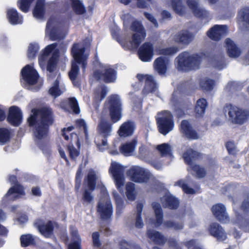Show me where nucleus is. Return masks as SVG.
<instances>
[{"mask_svg": "<svg viewBox=\"0 0 249 249\" xmlns=\"http://www.w3.org/2000/svg\"><path fill=\"white\" fill-rule=\"evenodd\" d=\"M214 65L216 68L219 70L223 69L226 65L224 57L223 56L218 57V59L215 60Z\"/></svg>", "mask_w": 249, "mask_h": 249, "instance_id": "nucleus-62", "label": "nucleus"}, {"mask_svg": "<svg viewBox=\"0 0 249 249\" xmlns=\"http://www.w3.org/2000/svg\"><path fill=\"white\" fill-rule=\"evenodd\" d=\"M143 15L149 21H150L154 25L156 28L158 27L159 24L158 21L151 14L147 12H144Z\"/></svg>", "mask_w": 249, "mask_h": 249, "instance_id": "nucleus-64", "label": "nucleus"}, {"mask_svg": "<svg viewBox=\"0 0 249 249\" xmlns=\"http://www.w3.org/2000/svg\"><path fill=\"white\" fill-rule=\"evenodd\" d=\"M157 149L160 152L161 156L169 155L171 152V147L168 143H166L157 145Z\"/></svg>", "mask_w": 249, "mask_h": 249, "instance_id": "nucleus-54", "label": "nucleus"}, {"mask_svg": "<svg viewBox=\"0 0 249 249\" xmlns=\"http://www.w3.org/2000/svg\"><path fill=\"white\" fill-rule=\"evenodd\" d=\"M97 212L102 220H107L110 219L113 214V207L110 200L98 202L97 205Z\"/></svg>", "mask_w": 249, "mask_h": 249, "instance_id": "nucleus-16", "label": "nucleus"}, {"mask_svg": "<svg viewBox=\"0 0 249 249\" xmlns=\"http://www.w3.org/2000/svg\"><path fill=\"white\" fill-rule=\"evenodd\" d=\"M241 18L243 22V25L246 30H249V8H244L240 12Z\"/></svg>", "mask_w": 249, "mask_h": 249, "instance_id": "nucleus-48", "label": "nucleus"}, {"mask_svg": "<svg viewBox=\"0 0 249 249\" xmlns=\"http://www.w3.org/2000/svg\"><path fill=\"white\" fill-rule=\"evenodd\" d=\"M156 123L159 132L166 135L171 131L174 127V116L171 111L163 110L158 113Z\"/></svg>", "mask_w": 249, "mask_h": 249, "instance_id": "nucleus-5", "label": "nucleus"}, {"mask_svg": "<svg viewBox=\"0 0 249 249\" xmlns=\"http://www.w3.org/2000/svg\"><path fill=\"white\" fill-rule=\"evenodd\" d=\"M202 56L197 53L190 54L187 51H184L176 57L175 62L178 71H189L199 69Z\"/></svg>", "mask_w": 249, "mask_h": 249, "instance_id": "nucleus-3", "label": "nucleus"}, {"mask_svg": "<svg viewBox=\"0 0 249 249\" xmlns=\"http://www.w3.org/2000/svg\"><path fill=\"white\" fill-rule=\"evenodd\" d=\"M209 231L211 235L218 240L224 241L227 238L226 233L223 229L217 223H213L210 225Z\"/></svg>", "mask_w": 249, "mask_h": 249, "instance_id": "nucleus-23", "label": "nucleus"}, {"mask_svg": "<svg viewBox=\"0 0 249 249\" xmlns=\"http://www.w3.org/2000/svg\"><path fill=\"white\" fill-rule=\"evenodd\" d=\"M35 0H18L17 5L18 8L23 12L27 13L29 11L31 4Z\"/></svg>", "mask_w": 249, "mask_h": 249, "instance_id": "nucleus-47", "label": "nucleus"}, {"mask_svg": "<svg viewBox=\"0 0 249 249\" xmlns=\"http://www.w3.org/2000/svg\"><path fill=\"white\" fill-rule=\"evenodd\" d=\"M93 76L97 81L102 80L106 83H113L117 78V71L112 68H107L102 71H95Z\"/></svg>", "mask_w": 249, "mask_h": 249, "instance_id": "nucleus-12", "label": "nucleus"}, {"mask_svg": "<svg viewBox=\"0 0 249 249\" xmlns=\"http://www.w3.org/2000/svg\"><path fill=\"white\" fill-rule=\"evenodd\" d=\"M230 119L232 123L243 124L249 118V111L231 106L228 112Z\"/></svg>", "mask_w": 249, "mask_h": 249, "instance_id": "nucleus-10", "label": "nucleus"}, {"mask_svg": "<svg viewBox=\"0 0 249 249\" xmlns=\"http://www.w3.org/2000/svg\"><path fill=\"white\" fill-rule=\"evenodd\" d=\"M225 42L227 53L229 57L237 58L240 55L241 53L240 49L231 39L230 38H226Z\"/></svg>", "mask_w": 249, "mask_h": 249, "instance_id": "nucleus-24", "label": "nucleus"}, {"mask_svg": "<svg viewBox=\"0 0 249 249\" xmlns=\"http://www.w3.org/2000/svg\"><path fill=\"white\" fill-rule=\"evenodd\" d=\"M21 75L23 80L28 85H35L39 78L37 71L30 65H27L22 69Z\"/></svg>", "mask_w": 249, "mask_h": 249, "instance_id": "nucleus-13", "label": "nucleus"}, {"mask_svg": "<svg viewBox=\"0 0 249 249\" xmlns=\"http://www.w3.org/2000/svg\"><path fill=\"white\" fill-rule=\"evenodd\" d=\"M32 114L27 119L28 125L34 127V134L38 140L46 137L50 127L54 123L53 113L50 107H43L39 108H33Z\"/></svg>", "mask_w": 249, "mask_h": 249, "instance_id": "nucleus-2", "label": "nucleus"}, {"mask_svg": "<svg viewBox=\"0 0 249 249\" xmlns=\"http://www.w3.org/2000/svg\"><path fill=\"white\" fill-rule=\"evenodd\" d=\"M152 206L154 210L155 215V222L154 224L156 227H160L163 223V212L160 204L157 202L152 203Z\"/></svg>", "mask_w": 249, "mask_h": 249, "instance_id": "nucleus-30", "label": "nucleus"}, {"mask_svg": "<svg viewBox=\"0 0 249 249\" xmlns=\"http://www.w3.org/2000/svg\"><path fill=\"white\" fill-rule=\"evenodd\" d=\"M208 106L207 100L201 98L196 101L194 107V112L196 118H202Z\"/></svg>", "mask_w": 249, "mask_h": 249, "instance_id": "nucleus-25", "label": "nucleus"}, {"mask_svg": "<svg viewBox=\"0 0 249 249\" xmlns=\"http://www.w3.org/2000/svg\"><path fill=\"white\" fill-rule=\"evenodd\" d=\"M82 177V166L81 164L76 172L75 178V190L78 191L81 185V179Z\"/></svg>", "mask_w": 249, "mask_h": 249, "instance_id": "nucleus-50", "label": "nucleus"}, {"mask_svg": "<svg viewBox=\"0 0 249 249\" xmlns=\"http://www.w3.org/2000/svg\"><path fill=\"white\" fill-rule=\"evenodd\" d=\"M39 50V46L36 43H30L28 49L27 55L29 59H35Z\"/></svg>", "mask_w": 249, "mask_h": 249, "instance_id": "nucleus-45", "label": "nucleus"}, {"mask_svg": "<svg viewBox=\"0 0 249 249\" xmlns=\"http://www.w3.org/2000/svg\"><path fill=\"white\" fill-rule=\"evenodd\" d=\"M240 209L245 213H248L249 212V195L242 202Z\"/></svg>", "mask_w": 249, "mask_h": 249, "instance_id": "nucleus-63", "label": "nucleus"}, {"mask_svg": "<svg viewBox=\"0 0 249 249\" xmlns=\"http://www.w3.org/2000/svg\"><path fill=\"white\" fill-rule=\"evenodd\" d=\"M135 184L132 182H128L126 185V196L129 200L133 201L136 198Z\"/></svg>", "mask_w": 249, "mask_h": 249, "instance_id": "nucleus-46", "label": "nucleus"}, {"mask_svg": "<svg viewBox=\"0 0 249 249\" xmlns=\"http://www.w3.org/2000/svg\"><path fill=\"white\" fill-rule=\"evenodd\" d=\"M75 124L79 128H83L85 137L88 136V128L84 120L82 119H77L75 121Z\"/></svg>", "mask_w": 249, "mask_h": 249, "instance_id": "nucleus-57", "label": "nucleus"}, {"mask_svg": "<svg viewBox=\"0 0 249 249\" xmlns=\"http://www.w3.org/2000/svg\"><path fill=\"white\" fill-rule=\"evenodd\" d=\"M92 245L95 248H100L102 243L100 240V234L98 231L93 232L92 234Z\"/></svg>", "mask_w": 249, "mask_h": 249, "instance_id": "nucleus-58", "label": "nucleus"}, {"mask_svg": "<svg viewBox=\"0 0 249 249\" xmlns=\"http://www.w3.org/2000/svg\"><path fill=\"white\" fill-rule=\"evenodd\" d=\"M127 175L130 180L137 183H143L147 182L150 178L148 173L139 166H132L127 171Z\"/></svg>", "mask_w": 249, "mask_h": 249, "instance_id": "nucleus-11", "label": "nucleus"}, {"mask_svg": "<svg viewBox=\"0 0 249 249\" xmlns=\"http://www.w3.org/2000/svg\"><path fill=\"white\" fill-rule=\"evenodd\" d=\"M194 38V35L188 31H181L175 37L176 42L185 45L190 44Z\"/></svg>", "mask_w": 249, "mask_h": 249, "instance_id": "nucleus-26", "label": "nucleus"}, {"mask_svg": "<svg viewBox=\"0 0 249 249\" xmlns=\"http://www.w3.org/2000/svg\"><path fill=\"white\" fill-rule=\"evenodd\" d=\"M11 131L6 127H0V145H4L10 141Z\"/></svg>", "mask_w": 249, "mask_h": 249, "instance_id": "nucleus-40", "label": "nucleus"}, {"mask_svg": "<svg viewBox=\"0 0 249 249\" xmlns=\"http://www.w3.org/2000/svg\"><path fill=\"white\" fill-rule=\"evenodd\" d=\"M135 126L133 123L127 121L124 123L120 126L118 134L120 137H128L132 135L134 132Z\"/></svg>", "mask_w": 249, "mask_h": 249, "instance_id": "nucleus-29", "label": "nucleus"}, {"mask_svg": "<svg viewBox=\"0 0 249 249\" xmlns=\"http://www.w3.org/2000/svg\"><path fill=\"white\" fill-rule=\"evenodd\" d=\"M79 72V68L78 65L74 64L71 66V70L69 72V76L72 84L74 87L77 88L80 87L81 86L80 81L77 79Z\"/></svg>", "mask_w": 249, "mask_h": 249, "instance_id": "nucleus-34", "label": "nucleus"}, {"mask_svg": "<svg viewBox=\"0 0 249 249\" xmlns=\"http://www.w3.org/2000/svg\"><path fill=\"white\" fill-rule=\"evenodd\" d=\"M35 225L41 235L45 238H49L53 234L54 226L57 223L51 220H48L45 223L43 220L39 219L36 222Z\"/></svg>", "mask_w": 249, "mask_h": 249, "instance_id": "nucleus-15", "label": "nucleus"}, {"mask_svg": "<svg viewBox=\"0 0 249 249\" xmlns=\"http://www.w3.org/2000/svg\"><path fill=\"white\" fill-rule=\"evenodd\" d=\"M204 154L192 148H189L183 154V158L185 163L191 167L192 173L196 178H202L206 177L207 171L205 168L199 164H194L203 159Z\"/></svg>", "mask_w": 249, "mask_h": 249, "instance_id": "nucleus-4", "label": "nucleus"}, {"mask_svg": "<svg viewBox=\"0 0 249 249\" xmlns=\"http://www.w3.org/2000/svg\"><path fill=\"white\" fill-rule=\"evenodd\" d=\"M146 235L155 244L163 246L167 241L166 238L160 232L149 229L146 231Z\"/></svg>", "mask_w": 249, "mask_h": 249, "instance_id": "nucleus-22", "label": "nucleus"}, {"mask_svg": "<svg viewBox=\"0 0 249 249\" xmlns=\"http://www.w3.org/2000/svg\"><path fill=\"white\" fill-rule=\"evenodd\" d=\"M157 89V85L152 76L148 75L145 80V86L143 92L149 93L154 92Z\"/></svg>", "mask_w": 249, "mask_h": 249, "instance_id": "nucleus-39", "label": "nucleus"}, {"mask_svg": "<svg viewBox=\"0 0 249 249\" xmlns=\"http://www.w3.org/2000/svg\"><path fill=\"white\" fill-rule=\"evenodd\" d=\"M171 3L174 11L178 15L182 16L186 13V7L182 0H171Z\"/></svg>", "mask_w": 249, "mask_h": 249, "instance_id": "nucleus-37", "label": "nucleus"}, {"mask_svg": "<svg viewBox=\"0 0 249 249\" xmlns=\"http://www.w3.org/2000/svg\"><path fill=\"white\" fill-rule=\"evenodd\" d=\"M85 51L86 48L84 47L80 48L78 43H74L71 50V54L73 58L71 66L74 64L77 65L81 64L83 71H85L87 65V56L85 54Z\"/></svg>", "mask_w": 249, "mask_h": 249, "instance_id": "nucleus-9", "label": "nucleus"}, {"mask_svg": "<svg viewBox=\"0 0 249 249\" xmlns=\"http://www.w3.org/2000/svg\"><path fill=\"white\" fill-rule=\"evenodd\" d=\"M214 81L208 78H201L199 80V86L203 91H211L213 89Z\"/></svg>", "mask_w": 249, "mask_h": 249, "instance_id": "nucleus-41", "label": "nucleus"}, {"mask_svg": "<svg viewBox=\"0 0 249 249\" xmlns=\"http://www.w3.org/2000/svg\"><path fill=\"white\" fill-rule=\"evenodd\" d=\"M168 59L163 56L157 58L154 62L155 70L160 74H164L167 71Z\"/></svg>", "mask_w": 249, "mask_h": 249, "instance_id": "nucleus-28", "label": "nucleus"}, {"mask_svg": "<svg viewBox=\"0 0 249 249\" xmlns=\"http://www.w3.org/2000/svg\"><path fill=\"white\" fill-rule=\"evenodd\" d=\"M227 30V25H215L207 31V35L212 40L218 41L226 35Z\"/></svg>", "mask_w": 249, "mask_h": 249, "instance_id": "nucleus-18", "label": "nucleus"}, {"mask_svg": "<svg viewBox=\"0 0 249 249\" xmlns=\"http://www.w3.org/2000/svg\"><path fill=\"white\" fill-rule=\"evenodd\" d=\"M68 105L74 114H78L80 113L78 103L75 97H70L68 99Z\"/></svg>", "mask_w": 249, "mask_h": 249, "instance_id": "nucleus-49", "label": "nucleus"}, {"mask_svg": "<svg viewBox=\"0 0 249 249\" xmlns=\"http://www.w3.org/2000/svg\"><path fill=\"white\" fill-rule=\"evenodd\" d=\"M108 110L111 122L102 119L97 125L98 133L103 137L101 141L95 140L96 146L102 149L107 145V139L111 134L113 124L118 122L122 118V105L119 99L116 95H111L108 99Z\"/></svg>", "mask_w": 249, "mask_h": 249, "instance_id": "nucleus-1", "label": "nucleus"}, {"mask_svg": "<svg viewBox=\"0 0 249 249\" xmlns=\"http://www.w3.org/2000/svg\"><path fill=\"white\" fill-rule=\"evenodd\" d=\"M183 244L188 249H203L202 247L197 245L196 239H191L184 242Z\"/></svg>", "mask_w": 249, "mask_h": 249, "instance_id": "nucleus-56", "label": "nucleus"}, {"mask_svg": "<svg viewBox=\"0 0 249 249\" xmlns=\"http://www.w3.org/2000/svg\"><path fill=\"white\" fill-rule=\"evenodd\" d=\"M67 149L69 153V156L72 160H75L76 158L79 155L80 152L73 145L70 144L67 146Z\"/></svg>", "mask_w": 249, "mask_h": 249, "instance_id": "nucleus-55", "label": "nucleus"}, {"mask_svg": "<svg viewBox=\"0 0 249 249\" xmlns=\"http://www.w3.org/2000/svg\"><path fill=\"white\" fill-rule=\"evenodd\" d=\"M20 246L22 248L36 245L35 237L31 234H22L20 237Z\"/></svg>", "mask_w": 249, "mask_h": 249, "instance_id": "nucleus-36", "label": "nucleus"}, {"mask_svg": "<svg viewBox=\"0 0 249 249\" xmlns=\"http://www.w3.org/2000/svg\"><path fill=\"white\" fill-rule=\"evenodd\" d=\"M178 47L172 46L165 48H162L159 50V54L164 55H172L178 51Z\"/></svg>", "mask_w": 249, "mask_h": 249, "instance_id": "nucleus-52", "label": "nucleus"}, {"mask_svg": "<svg viewBox=\"0 0 249 249\" xmlns=\"http://www.w3.org/2000/svg\"><path fill=\"white\" fill-rule=\"evenodd\" d=\"M87 181L88 189H85L82 194L81 199V202L84 206H87L91 204L94 199L92 192L95 190L96 185L97 177L94 171H89L87 176Z\"/></svg>", "mask_w": 249, "mask_h": 249, "instance_id": "nucleus-7", "label": "nucleus"}, {"mask_svg": "<svg viewBox=\"0 0 249 249\" xmlns=\"http://www.w3.org/2000/svg\"><path fill=\"white\" fill-rule=\"evenodd\" d=\"M163 225L167 228L173 229L176 231L181 230L183 228V224L182 223H176L171 220L165 221L163 223Z\"/></svg>", "mask_w": 249, "mask_h": 249, "instance_id": "nucleus-51", "label": "nucleus"}, {"mask_svg": "<svg viewBox=\"0 0 249 249\" xmlns=\"http://www.w3.org/2000/svg\"><path fill=\"white\" fill-rule=\"evenodd\" d=\"M34 16L39 19L44 18L45 14V0H37L33 11Z\"/></svg>", "mask_w": 249, "mask_h": 249, "instance_id": "nucleus-32", "label": "nucleus"}, {"mask_svg": "<svg viewBox=\"0 0 249 249\" xmlns=\"http://www.w3.org/2000/svg\"><path fill=\"white\" fill-rule=\"evenodd\" d=\"M71 6L76 15H83L86 13V7L80 0H71Z\"/></svg>", "mask_w": 249, "mask_h": 249, "instance_id": "nucleus-35", "label": "nucleus"}, {"mask_svg": "<svg viewBox=\"0 0 249 249\" xmlns=\"http://www.w3.org/2000/svg\"><path fill=\"white\" fill-rule=\"evenodd\" d=\"M179 205V200L172 195L164 196L163 207L170 210H176Z\"/></svg>", "mask_w": 249, "mask_h": 249, "instance_id": "nucleus-31", "label": "nucleus"}, {"mask_svg": "<svg viewBox=\"0 0 249 249\" xmlns=\"http://www.w3.org/2000/svg\"><path fill=\"white\" fill-rule=\"evenodd\" d=\"M59 56V51L58 49H56L53 52L51 57L48 61L47 70L50 72H52L54 71L58 60Z\"/></svg>", "mask_w": 249, "mask_h": 249, "instance_id": "nucleus-33", "label": "nucleus"}, {"mask_svg": "<svg viewBox=\"0 0 249 249\" xmlns=\"http://www.w3.org/2000/svg\"><path fill=\"white\" fill-rule=\"evenodd\" d=\"M138 54L141 60L143 62L150 61L154 55V47L150 42L143 43L138 50Z\"/></svg>", "mask_w": 249, "mask_h": 249, "instance_id": "nucleus-17", "label": "nucleus"}, {"mask_svg": "<svg viewBox=\"0 0 249 249\" xmlns=\"http://www.w3.org/2000/svg\"><path fill=\"white\" fill-rule=\"evenodd\" d=\"M109 172L113 177L124 176V168L122 165L117 163L112 162L111 164Z\"/></svg>", "mask_w": 249, "mask_h": 249, "instance_id": "nucleus-42", "label": "nucleus"}, {"mask_svg": "<svg viewBox=\"0 0 249 249\" xmlns=\"http://www.w3.org/2000/svg\"><path fill=\"white\" fill-rule=\"evenodd\" d=\"M179 129L189 139L196 140L199 138L197 132L193 128L188 120H183L181 122Z\"/></svg>", "mask_w": 249, "mask_h": 249, "instance_id": "nucleus-20", "label": "nucleus"}, {"mask_svg": "<svg viewBox=\"0 0 249 249\" xmlns=\"http://www.w3.org/2000/svg\"><path fill=\"white\" fill-rule=\"evenodd\" d=\"M6 118L7 122L11 125L18 126L22 122V111L18 107L11 106L9 108L8 115Z\"/></svg>", "mask_w": 249, "mask_h": 249, "instance_id": "nucleus-14", "label": "nucleus"}, {"mask_svg": "<svg viewBox=\"0 0 249 249\" xmlns=\"http://www.w3.org/2000/svg\"><path fill=\"white\" fill-rule=\"evenodd\" d=\"M137 141L134 139L129 142L122 143L119 147V151L121 154L125 156H130L134 151Z\"/></svg>", "mask_w": 249, "mask_h": 249, "instance_id": "nucleus-27", "label": "nucleus"}, {"mask_svg": "<svg viewBox=\"0 0 249 249\" xmlns=\"http://www.w3.org/2000/svg\"><path fill=\"white\" fill-rule=\"evenodd\" d=\"M71 234L73 239L77 240L70 243L68 246V249H81L80 238L78 231H72Z\"/></svg>", "mask_w": 249, "mask_h": 249, "instance_id": "nucleus-44", "label": "nucleus"}, {"mask_svg": "<svg viewBox=\"0 0 249 249\" xmlns=\"http://www.w3.org/2000/svg\"><path fill=\"white\" fill-rule=\"evenodd\" d=\"M57 46V43H53L47 46L42 50L41 53L38 57L39 62H44L51 53H53L55 50L57 49L56 48Z\"/></svg>", "mask_w": 249, "mask_h": 249, "instance_id": "nucleus-38", "label": "nucleus"}, {"mask_svg": "<svg viewBox=\"0 0 249 249\" xmlns=\"http://www.w3.org/2000/svg\"><path fill=\"white\" fill-rule=\"evenodd\" d=\"M130 29L135 32L132 35L130 43L133 47L137 48L146 36L145 30L142 22L137 20L132 21Z\"/></svg>", "mask_w": 249, "mask_h": 249, "instance_id": "nucleus-8", "label": "nucleus"}, {"mask_svg": "<svg viewBox=\"0 0 249 249\" xmlns=\"http://www.w3.org/2000/svg\"><path fill=\"white\" fill-rule=\"evenodd\" d=\"M8 181L12 186L3 197V201H14L26 195L24 187L18 182L16 176L9 175Z\"/></svg>", "mask_w": 249, "mask_h": 249, "instance_id": "nucleus-6", "label": "nucleus"}, {"mask_svg": "<svg viewBox=\"0 0 249 249\" xmlns=\"http://www.w3.org/2000/svg\"><path fill=\"white\" fill-rule=\"evenodd\" d=\"M7 18L9 22L12 24L20 23L21 20L19 16L18 11L14 9H11L7 11Z\"/></svg>", "mask_w": 249, "mask_h": 249, "instance_id": "nucleus-43", "label": "nucleus"}, {"mask_svg": "<svg viewBox=\"0 0 249 249\" xmlns=\"http://www.w3.org/2000/svg\"><path fill=\"white\" fill-rule=\"evenodd\" d=\"M113 178L116 188L119 191H121L124 186V176L113 177Z\"/></svg>", "mask_w": 249, "mask_h": 249, "instance_id": "nucleus-61", "label": "nucleus"}, {"mask_svg": "<svg viewBox=\"0 0 249 249\" xmlns=\"http://www.w3.org/2000/svg\"><path fill=\"white\" fill-rule=\"evenodd\" d=\"M211 211L215 218L221 223H225L229 220V217L224 204L217 203L211 208Z\"/></svg>", "mask_w": 249, "mask_h": 249, "instance_id": "nucleus-19", "label": "nucleus"}, {"mask_svg": "<svg viewBox=\"0 0 249 249\" xmlns=\"http://www.w3.org/2000/svg\"><path fill=\"white\" fill-rule=\"evenodd\" d=\"M113 196L114 198L116 204V209L117 211L119 209L121 210L124 205V201L122 197L116 193H114L113 194Z\"/></svg>", "mask_w": 249, "mask_h": 249, "instance_id": "nucleus-59", "label": "nucleus"}, {"mask_svg": "<svg viewBox=\"0 0 249 249\" xmlns=\"http://www.w3.org/2000/svg\"><path fill=\"white\" fill-rule=\"evenodd\" d=\"M226 148L230 155H235L236 154V149L234 142L231 141L227 142L225 144Z\"/></svg>", "mask_w": 249, "mask_h": 249, "instance_id": "nucleus-60", "label": "nucleus"}, {"mask_svg": "<svg viewBox=\"0 0 249 249\" xmlns=\"http://www.w3.org/2000/svg\"><path fill=\"white\" fill-rule=\"evenodd\" d=\"M186 4L196 17L204 19L208 17V12L203 8L199 7L198 3L196 0H187Z\"/></svg>", "mask_w": 249, "mask_h": 249, "instance_id": "nucleus-21", "label": "nucleus"}, {"mask_svg": "<svg viewBox=\"0 0 249 249\" xmlns=\"http://www.w3.org/2000/svg\"><path fill=\"white\" fill-rule=\"evenodd\" d=\"M121 249H129L128 247L131 249H142L140 246L135 243H131L125 240H122L120 242Z\"/></svg>", "mask_w": 249, "mask_h": 249, "instance_id": "nucleus-53", "label": "nucleus"}]
</instances>
